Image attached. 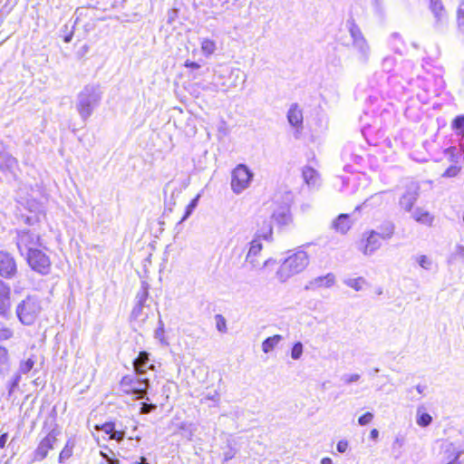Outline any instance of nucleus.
<instances>
[{"label": "nucleus", "mask_w": 464, "mask_h": 464, "mask_svg": "<svg viewBox=\"0 0 464 464\" xmlns=\"http://www.w3.org/2000/svg\"><path fill=\"white\" fill-rule=\"evenodd\" d=\"M282 340L283 336L280 334H275L271 337H267L262 343V351L266 353L272 352Z\"/></svg>", "instance_id": "bb28decb"}, {"label": "nucleus", "mask_w": 464, "mask_h": 464, "mask_svg": "<svg viewBox=\"0 0 464 464\" xmlns=\"http://www.w3.org/2000/svg\"><path fill=\"white\" fill-rule=\"evenodd\" d=\"M17 167V160L13 156L5 153L2 154L0 158V168L4 171L13 172Z\"/></svg>", "instance_id": "a878e982"}, {"label": "nucleus", "mask_w": 464, "mask_h": 464, "mask_svg": "<svg viewBox=\"0 0 464 464\" xmlns=\"http://www.w3.org/2000/svg\"><path fill=\"white\" fill-rule=\"evenodd\" d=\"M445 154L449 157L450 160L455 163L464 160V152L457 147H450L445 150Z\"/></svg>", "instance_id": "cd10ccee"}, {"label": "nucleus", "mask_w": 464, "mask_h": 464, "mask_svg": "<svg viewBox=\"0 0 464 464\" xmlns=\"http://www.w3.org/2000/svg\"><path fill=\"white\" fill-rule=\"evenodd\" d=\"M101 455L106 459L107 464H120L118 459L110 458L106 453L102 451H101Z\"/></svg>", "instance_id": "13d9d810"}, {"label": "nucleus", "mask_w": 464, "mask_h": 464, "mask_svg": "<svg viewBox=\"0 0 464 464\" xmlns=\"http://www.w3.org/2000/svg\"><path fill=\"white\" fill-rule=\"evenodd\" d=\"M420 196V186L417 182L411 181L399 199L400 207L406 212H411Z\"/></svg>", "instance_id": "9d476101"}, {"label": "nucleus", "mask_w": 464, "mask_h": 464, "mask_svg": "<svg viewBox=\"0 0 464 464\" xmlns=\"http://www.w3.org/2000/svg\"><path fill=\"white\" fill-rule=\"evenodd\" d=\"M303 112L297 103H293L287 112V121L293 127H299L303 124Z\"/></svg>", "instance_id": "412c9836"}, {"label": "nucleus", "mask_w": 464, "mask_h": 464, "mask_svg": "<svg viewBox=\"0 0 464 464\" xmlns=\"http://www.w3.org/2000/svg\"><path fill=\"white\" fill-rule=\"evenodd\" d=\"M26 261L29 266L35 272L41 275H48L51 269V261L47 255H45L39 248L31 251L25 255Z\"/></svg>", "instance_id": "6e6552de"}, {"label": "nucleus", "mask_w": 464, "mask_h": 464, "mask_svg": "<svg viewBox=\"0 0 464 464\" xmlns=\"http://www.w3.org/2000/svg\"><path fill=\"white\" fill-rule=\"evenodd\" d=\"M390 46L391 48L398 53H401V47L403 45V42L401 40V36L399 33H392L390 36Z\"/></svg>", "instance_id": "7c9ffc66"}, {"label": "nucleus", "mask_w": 464, "mask_h": 464, "mask_svg": "<svg viewBox=\"0 0 464 464\" xmlns=\"http://www.w3.org/2000/svg\"><path fill=\"white\" fill-rule=\"evenodd\" d=\"M379 437V431L376 429H373L370 432V438L372 440H377Z\"/></svg>", "instance_id": "69168bd1"}, {"label": "nucleus", "mask_w": 464, "mask_h": 464, "mask_svg": "<svg viewBox=\"0 0 464 464\" xmlns=\"http://www.w3.org/2000/svg\"><path fill=\"white\" fill-rule=\"evenodd\" d=\"M215 318L217 329L221 333H225L227 331L226 319L221 314H217Z\"/></svg>", "instance_id": "de8ad7c7"}, {"label": "nucleus", "mask_w": 464, "mask_h": 464, "mask_svg": "<svg viewBox=\"0 0 464 464\" xmlns=\"http://www.w3.org/2000/svg\"><path fill=\"white\" fill-rule=\"evenodd\" d=\"M269 218L280 227L288 225L292 221L289 206L280 205L276 207Z\"/></svg>", "instance_id": "4468645a"}, {"label": "nucleus", "mask_w": 464, "mask_h": 464, "mask_svg": "<svg viewBox=\"0 0 464 464\" xmlns=\"http://www.w3.org/2000/svg\"><path fill=\"white\" fill-rule=\"evenodd\" d=\"M460 169H461L460 167L456 166V165H451L444 171V173L442 174V177L443 178L456 177L459 173Z\"/></svg>", "instance_id": "a18cd8bd"}, {"label": "nucleus", "mask_w": 464, "mask_h": 464, "mask_svg": "<svg viewBox=\"0 0 464 464\" xmlns=\"http://www.w3.org/2000/svg\"><path fill=\"white\" fill-rule=\"evenodd\" d=\"M348 449V441L347 440H340L337 443L336 450L340 453H344Z\"/></svg>", "instance_id": "4d7b16f0"}, {"label": "nucleus", "mask_w": 464, "mask_h": 464, "mask_svg": "<svg viewBox=\"0 0 464 464\" xmlns=\"http://www.w3.org/2000/svg\"><path fill=\"white\" fill-rule=\"evenodd\" d=\"M347 26L356 52V59L360 64L366 65L370 61L371 47L353 19L347 21Z\"/></svg>", "instance_id": "7ed1b4c3"}, {"label": "nucleus", "mask_w": 464, "mask_h": 464, "mask_svg": "<svg viewBox=\"0 0 464 464\" xmlns=\"http://www.w3.org/2000/svg\"><path fill=\"white\" fill-rule=\"evenodd\" d=\"M185 66L187 68H191L193 70H197V69H198L200 67V65L198 63L190 62V61H186Z\"/></svg>", "instance_id": "bf43d9fd"}, {"label": "nucleus", "mask_w": 464, "mask_h": 464, "mask_svg": "<svg viewBox=\"0 0 464 464\" xmlns=\"http://www.w3.org/2000/svg\"><path fill=\"white\" fill-rule=\"evenodd\" d=\"M11 306V287L0 279V314H5Z\"/></svg>", "instance_id": "6ab92c4d"}, {"label": "nucleus", "mask_w": 464, "mask_h": 464, "mask_svg": "<svg viewBox=\"0 0 464 464\" xmlns=\"http://www.w3.org/2000/svg\"><path fill=\"white\" fill-rule=\"evenodd\" d=\"M201 50L206 56H209L216 51V43L210 39L204 38L201 41Z\"/></svg>", "instance_id": "473e14b6"}, {"label": "nucleus", "mask_w": 464, "mask_h": 464, "mask_svg": "<svg viewBox=\"0 0 464 464\" xmlns=\"http://www.w3.org/2000/svg\"><path fill=\"white\" fill-rule=\"evenodd\" d=\"M361 375L358 373H345L341 377V380L343 382L344 384H351L353 382H356L360 380Z\"/></svg>", "instance_id": "c03bdc74"}, {"label": "nucleus", "mask_w": 464, "mask_h": 464, "mask_svg": "<svg viewBox=\"0 0 464 464\" xmlns=\"http://www.w3.org/2000/svg\"><path fill=\"white\" fill-rule=\"evenodd\" d=\"M303 179L308 186L314 187L319 180L318 172L311 167H304L302 171Z\"/></svg>", "instance_id": "393cba45"}, {"label": "nucleus", "mask_w": 464, "mask_h": 464, "mask_svg": "<svg viewBox=\"0 0 464 464\" xmlns=\"http://www.w3.org/2000/svg\"><path fill=\"white\" fill-rule=\"evenodd\" d=\"M150 362V353L142 351L140 352L138 357L133 361V367L137 375H142L147 370H154V364Z\"/></svg>", "instance_id": "f3484780"}, {"label": "nucleus", "mask_w": 464, "mask_h": 464, "mask_svg": "<svg viewBox=\"0 0 464 464\" xmlns=\"http://www.w3.org/2000/svg\"><path fill=\"white\" fill-rule=\"evenodd\" d=\"M321 464H333V460L330 458L325 457L322 459Z\"/></svg>", "instance_id": "774afa93"}, {"label": "nucleus", "mask_w": 464, "mask_h": 464, "mask_svg": "<svg viewBox=\"0 0 464 464\" xmlns=\"http://www.w3.org/2000/svg\"><path fill=\"white\" fill-rule=\"evenodd\" d=\"M432 421V417L426 412H420V408L417 410V420L416 422L420 427H427Z\"/></svg>", "instance_id": "72a5a7b5"}, {"label": "nucleus", "mask_w": 464, "mask_h": 464, "mask_svg": "<svg viewBox=\"0 0 464 464\" xmlns=\"http://www.w3.org/2000/svg\"><path fill=\"white\" fill-rule=\"evenodd\" d=\"M15 237L16 246L21 256H25L42 246L41 237L30 229L17 230Z\"/></svg>", "instance_id": "423d86ee"}, {"label": "nucleus", "mask_w": 464, "mask_h": 464, "mask_svg": "<svg viewBox=\"0 0 464 464\" xmlns=\"http://www.w3.org/2000/svg\"><path fill=\"white\" fill-rule=\"evenodd\" d=\"M352 226L350 217L348 214H340L332 224V227L341 234H345Z\"/></svg>", "instance_id": "4be33fe9"}, {"label": "nucleus", "mask_w": 464, "mask_h": 464, "mask_svg": "<svg viewBox=\"0 0 464 464\" xmlns=\"http://www.w3.org/2000/svg\"><path fill=\"white\" fill-rule=\"evenodd\" d=\"M243 72H241L240 69L238 68H233L229 71V77L232 78V82L229 83V84H225V83H222V90L223 91H227L228 89L230 88H233V87H237V82L238 80L240 79V76Z\"/></svg>", "instance_id": "c85d7f7f"}, {"label": "nucleus", "mask_w": 464, "mask_h": 464, "mask_svg": "<svg viewBox=\"0 0 464 464\" xmlns=\"http://www.w3.org/2000/svg\"><path fill=\"white\" fill-rule=\"evenodd\" d=\"M457 23L459 30L464 32V0H460L457 9Z\"/></svg>", "instance_id": "58836bf2"}, {"label": "nucleus", "mask_w": 464, "mask_h": 464, "mask_svg": "<svg viewBox=\"0 0 464 464\" xmlns=\"http://www.w3.org/2000/svg\"><path fill=\"white\" fill-rule=\"evenodd\" d=\"M429 7L435 19L436 27L447 22L448 14L441 0H430Z\"/></svg>", "instance_id": "2eb2a0df"}, {"label": "nucleus", "mask_w": 464, "mask_h": 464, "mask_svg": "<svg viewBox=\"0 0 464 464\" xmlns=\"http://www.w3.org/2000/svg\"><path fill=\"white\" fill-rule=\"evenodd\" d=\"M95 429L102 430L106 435H109L111 440H114L117 442H121L125 438V430L121 424H117L116 422L108 421L101 426L96 425Z\"/></svg>", "instance_id": "ddd939ff"}, {"label": "nucleus", "mask_w": 464, "mask_h": 464, "mask_svg": "<svg viewBox=\"0 0 464 464\" xmlns=\"http://www.w3.org/2000/svg\"><path fill=\"white\" fill-rule=\"evenodd\" d=\"M102 92L99 84H87L78 93L76 110L82 121L88 120L93 111L100 105Z\"/></svg>", "instance_id": "f257e3e1"}, {"label": "nucleus", "mask_w": 464, "mask_h": 464, "mask_svg": "<svg viewBox=\"0 0 464 464\" xmlns=\"http://www.w3.org/2000/svg\"><path fill=\"white\" fill-rule=\"evenodd\" d=\"M405 443V438L403 435L398 434L392 442V450L397 453V457L401 454V450Z\"/></svg>", "instance_id": "ea45409f"}, {"label": "nucleus", "mask_w": 464, "mask_h": 464, "mask_svg": "<svg viewBox=\"0 0 464 464\" xmlns=\"http://www.w3.org/2000/svg\"><path fill=\"white\" fill-rule=\"evenodd\" d=\"M366 283L365 279L363 277H357V278H349L344 280V284L353 288L356 291H360L362 289L363 285Z\"/></svg>", "instance_id": "c9c22d12"}, {"label": "nucleus", "mask_w": 464, "mask_h": 464, "mask_svg": "<svg viewBox=\"0 0 464 464\" xmlns=\"http://www.w3.org/2000/svg\"><path fill=\"white\" fill-rule=\"evenodd\" d=\"M17 274V265L14 257L6 251H0V276L13 279Z\"/></svg>", "instance_id": "f8f14e48"}, {"label": "nucleus", "mask_w": 464, "mask_h": 464, "mask_svg": "<svg viewBox=\"0 0 464 464\" xmlns=\"http://www.w3.org/2000/svg\"><path fill=\"white\" fill-rule=\"evenodd\" d=\"M157 405L152 403L142 402L140 406V413L148 414L156 410Z\"/></svg>", "instance_id": "864d4df0"}, {"label": "nucleus", "mask_w": 464, "mask_h": 464, "mask_svg": "<svg viewBox=\"0 0 464 464\" xmlns=\"http://www.w3.org/2000/svg\"><path fill=\"white\" fill-rule=\"evenodd\" d=\"M150 386L148 378L126 375L120 382V389L126 394H131L135 400H148L147 390Z\"/></svg>", "instance_id": "39448f33"}, {"label": "nucleus", "mask_w": 464, "mask_h": 464, "mask_svg": "<svg viewBox=\"0 0 464 464\" xmlns=\"http://www.w3.org/2000/svg\"><path fill=\"white\" fill-rule=\"evenodd\" d=\"M302 353H303V344L301 342H297L292 347L291 357L294 360H298L302 356Z\"/></svg>", "instance_id": "79ce46f5"}, {"label": "nucleus", "mask_w": 464, "mask_h": 464, "mask_svg": "<svg viewBox=\"0 0 464 464\" xmlns=\"http://www.w3.org/2000/svg\"><path fill=\"white\" fill-rule=\"evenodd\" d=\"M452 128L459 135L464 137V115L457 116L452 121Z\"/></svg>", "instance_id": "4c0bfd02"}, {"label": "nucleus", "mask_w": 464, "mask_h": 464, "mask_svg": "<svg viewBox=\"0 0 464 464\" xmlns=\"http://www.w3.org/2000/svg\"><path fill=\"white\" fill-rule=\"evenodd\" d=\"M155 338L159 339L161 343H164V324L161 319L159 320V326L155 330Z\"/></svg>", "instance_id": "09e8293b"}, {"label": "nucleus", "mask_w": 464, "mask_h": 464, "mask_svg": "<svg viewBox=\"0 0 464 464\" xmlns=\"http://www.w3.org/2000/svg\"><path fill=\"white\" fill-rule=\"evenodd\" d=\"M275 264H276V259H274V258H272V257H271V258H268V259H266V260L263 263V265L261 266V269H262V268H264V267H266V266H272V265H275Z\"/></svg>", "instance_id": "e2e57ef3"}, {"label": "nucleus", "mask_w": 464, "mask_h": 464, "mask_svg": "<svg viewBox=\"0 0 464 464\" xmlns=\"http://www.w3.org/2000/svg\"><path fill=\"white\" fill-rule=\"evenodd\" d=\"M8 351L5 347H0V370H3L8 365Z\"/></svg>", "instance_id": "37998d69"}, {"label": "nucleus", "mask_w": 464, "mask_h": 464, "mask_svg": "<svg viewBox=\"0 0 464 464\" xmlns=\"http://www.w3.org/2000/svg\"><path fill=\"white\" fill-rule=\"evenodd\" d=\"M42 311L41 300L36 295H27L16 306L15 313L24 325H32Z\"/></svg>", "instance_id": "20e7f679"}, {"label": "nucleus", "mask_w": 464, "mask_h": 464, "mask_svg": "<svg viewBox=\"0 0 464 464\" xmlns=\"http://www.w3.org/2000/svg\"><path fill=\"white\" fill-rule=\"evenodd\" d=\"M20 381L21 375L20 373H16L9 383V395L18 387Z\"/></svg>", "instance_id": "603ef678"}, {"label": "nucleus", "mask_w": 464, "mask_h": 464, "mask_svg": "<svg viewBox=\"0 0 464 464\" xmlns=\"http://www.w3.org/2000/svg\"><path fill=\"white\" fill-rule=\"evenodd\" d=\"M462 451H458L453 459V460L448 462L447 464H457L458 459L460 457Z\"/></svg>", "instance_id": "338daca9"}, {"label": "nucleus", "mask_w": 464, "mask_h": 464, "mask_svg": "<svg viewBox=\"0 0 464 464\" xmlns=\"http://www.w3.org/2000/svg\"><path fill=\"white\" fill-rule=\"evenodd\" d=\"M253 178V173L244 164L237 165L232 171L231 188L234 193L240 194L248 186Z\"/></svg>", "instance_id": "0eeeda50"}, {"label": "nucleus", "mask_w": 464, "mask_h": 464, "mask_svg": "<svg viewBox=\"0 0 464 464\" xmlns=\"http://www.w3.org/2000/svg\"><path fill=\"white\" fill-rule=\"evenodd\" d=\"M411 217L416 222L429 227H431L434 221V217L429 211L421 208H415Z\"/></svg>", "instance_id": "5701e85b"}, {"label": "nucleus", "mask_w": 464, "mask_h": 464, "mask_svg": "<svg viewBox=\"0 0 464 464\" xmlns=\"http://www.w3.org/2000/svg\"><path fill=\"white\" fill-rule=\"evenodd\" d=\"M381 237L375 230L364 232L361 240L360 250L365 256L373 255L381 246Z\"/></svg>", "instance_id": "9b49d317"}, {"label": "nucleus", "mask_w": 464, "mask_h": 464, "mask_svg": "<svg viewBox=\"0 0 464 464\" xmlns=\"http://www.w3.org/2000/svg\"><path fill=\"white\" fill-rule=\"evenodd\" d=\"M55 442V435L53 432L49 433L44 439L42 440L39 446L37 447L35 450V459H44L47 456L48 451L53 448Z\"/></svg>", "instance_id": "a211bd4d"}, {"label": "nucleus", "mask_w": 464, "mask_h": 464, "mask_svg": "<svg viewBox=\"0 0 464 464\" xmlns=\"http://www.w3.org/2000/svg\"><path fill=\"white\" fill-rule=\"evenodd\" d=\"M309 264V256L304 250H297L288 256L276 271L277 279L284 283L290 277L304 271Z\"/></svg>", "instance_id": "f03ea898"}, {"label": "nucleus", "mask_w": 464, "mask_h": 464, "mask_svg": "<svg viewBox=\"0 0 464 464\" xmlns=\"http://www.w3.org/2000/svg\"><path fill=\"white\" fill-rule=\"evenodd\" d=\"M417 262L423 269L430 270L431 268L432 262L425 255L420 256L417 259Z\"/></svg>", "instance_id": "49530a36"}, {"label": "nucleus", "mask_w": 464, "mask_h": 464, "mask_svg": "<svg viewBox=\"0 0 464 464\" xmlns=\"http://www.w3.org/2000/svg\"><path fill=\"white\" fill-rule=\"evenodd\" d=\"M262 249L263 245L258 240V238H253L249 243V248L242 267L246 268L249 272L261 269V264L258 260V256L260 255Z\"/></svg>", "instance_id": "1a4fd4ad"}, {"label": "nucleus", "mask_w": 464, "mask_h": 464, "mask_svg": "<svg viewBox=\"0 0 464 464\" xmlns=\"http://www.w3.org/2000/svg\"><path fill=\"white\" fill-rule=\"evenodd\" d=\"M7 439H8L7 433H4L0 436V448L1 449H4L5 447Z\"/></svg>", "instance_id": "680f3d73"}, {"label": "nucleus", "mask_w": 464, "mask_h": 464, "mask_svg": "<svg viewBox=\"0 0 464 464\" xmlns=\"http://www.w3.org/2000/svg\"><path fill=\"white\" fill-rule=\"evenodd\" d=\"M149 296V285L145 282H142L141 288L136 295V304L138 305H145V303Z\"/></svg>", "instance_id": "c756f323"}, {"label": "nucleus", "mask_w": 464, "mask_h": 464, "mask_svg": "<svg viewBox=\"0 0 464 464\" xmlns=\"http://www.w3.org/2000/svg\"><path fill=\"white\" fill-rule=\"evenodd\" d=\"M254 238H258L260 242L261 239L266 241L273 240V226L270 218L263 220L262 224L259 226L256 232Z\"/></svg>", "instance_id": "aec40b11"}, {"label": "nucleus", "mask_w": 464, "mask_h": 464, "mask_svg": "<svg viewBox=\"0 0 464 464\" xmlns=\"http://www.w3.org/2000/svg\"><path fill=\"white\" fill-rule=\"evenodd\" d=\"M373 420V414L372 412H366L358 419V423L361 426L369 424Z\"/></svg>", "instance_id": "8fccbe9b"}, {"label": "nucleus", "mask_w": 464, "mask_h": 464, "mask_svg": "<svg viewBox=\"0 0 464 464\" xmlns=\"http://www.w3.org/2000/svg\"><path fill=\"white\" fill-rule=\"evenodd\" d=\"M199 198H200V195L198 194L189 202V204L186 208L185 213H184L181 220L179 221V223L184 222L191 216V214L193 213V211L195 210V208H197V206L198 204Z\"/></svg>", "instance_id": "f704fd0d"}, {"label": "nucleus", "mask_w": 464, "mask_h": 464, "mask_svg": "<svg viewBox=\"0 0 464 464\" xmlns=\"http://www.w3.org/2000/svg\"><path fill=\"white\" fill-rule=\"evenodd\" d=\"M456 254L464 261V246L458 245L456 246Z\"/></svg>", "instance_id": "052dcab7"}, {"label": "nucleus", "mask_w": 464, "mask_h": 464, "mask_svg": "<svg viewBox=\"0 0 464 464\" xmlns=\"http://www.w3.org/2000/svg\"><path fill=\"white\" fill-rule=\"evenodd\" d=\"M40 221V215L39 214H31L29 216H26L24 219V222L28 226H34L36 223Z\"/></svg>", "instance_id": "3c124183"}, {"label": "nucleus", "mask_w": 464, "mask_h": 464, "mask_svg": "<svg viewBox=\"0 0 464 464\" xmlns=\"http://www.w3.org/2000/svg\"><path fill=\"white\" fill-rule=\"evenodd\" d=\"M143 307L144 306L142 305L135 304L131 312V317L133 319H138L142 314Z\"/></svg>", "instance_id": "6e6d98bb"}, {"label": "nucleus", "mask_w": 464, "mask_h": 464, "mask_svg": "<svg viewBox=\"0 0 464 464\" xmlns=\"http://www.w3.org/2000/svg\"><path fill=\"white\" fill-rule=\"evenodd\" d=\"M74 447L73 440H68L65 446L62 450L59 455V462L63 463L66 459H68L72 455V450Z\"/></svg>", "instance_id": "2f4dec72"}, {"label": "nucleus", "mask_w": 464, "mask_h": 464, "mask_svg": "<svg viewBox=\"0 0 464 464\" xmlns=\"http://www.w3.org/2000/svg\"><path fill=\"white\" fill-rule=\"evenodd\" d=\"M335 283V276L333 273H328L325 276H317L305 285V290H315L321 287L329 288Z\"/></svg>", "instance_id": "dca6fc26"}, {"label": "nucleus", "mask_w": 464, "mask_h": 464, "mask_svg": "<svg viewBox=\"0 0 464 464\" xmlns=\"http://www.w3.org/2000/svg\"><path fill=\"white\" fill-rule=\"evenodd\" d=\"M396 64V59L392 56H386L382 62V71L385 72H391L393 71Z\"/></svg>", "instance_id": "e433bc0d"}, {"label": "nucleus", "mask_w": 464, "mask_h": 464, "mask_svg": "<svg viewBox=\"0 0 464 464\" xmlns=\"http://www.w3.org/2000/svg\"><path fill=\"white\" fill-rule=\"evenodd\" d=\"M378 234L383 240L391 239L395 232V225L392 221H384L378 227Z\"/></svg>", "instance_id": "b1692460"}, {"label": "nucleus", "mask_w": 464, "mask_h": 464, "mask_svg": "<svg viewBox=\"0 0 464 464\" xmlns=\"http://www.w3.org/2000/svg\"><path fill=\"white\" fill-rule=\"evenodd\" d=\"M34 364H35V360L32 356V357L28 358L26 361L22 362L20 363L19 371L21 373L26 374L34 368Z\"/></svg>", "instance_id": "a19ab883"}, {"label": "nucleus", "mask_w": 464, "mask_h": 464, "mask_svg": "<svg viewBox=\"0 0 464 464\" xmlns=\"http://www.w3.org/2000/svg\"><path fill=\"white\" fill-rule=\"evenodd\" d=\"M13 336V331L9 328H3L0 330V339L8 340Z\"/></svg>", "instance_id": "5fc2aeb1"}, {"label": "nucleus", "mask_w": 464, "mask_h": 464, "mask_svg": "<svg viewBox=\"0 0 464 464\" xmlns=\"http://www.w3.org/2000/svg\"><path fill=\"white\" fill-rule=\"evenodd\" d=\"M207 399L218 401L219 400V394L217 392H215L212 395H208Z\"/></svg>", "instance_id": "0e129e2a"}]
</instances>
